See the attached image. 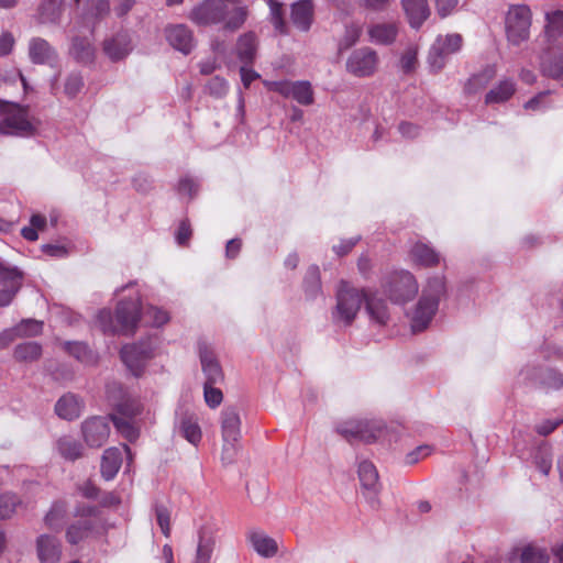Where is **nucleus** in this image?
I'll use <instances>...</instances> for the list:
<instances>
[{
  "label": "nucleus",
  "mask_w": 563,
  "mask_h": 563,
  "mask_svg": "<svg viewBox=\"0 0 563 563\" xmlns=\"http://www.w3.org/2000/svg\"><path fill=\"white\" fill-rule=\"evenodd\" d=\"M361 240V236H354L346 240H342L340 244L333 245L332 250L338 256H344L352 251L356 243Z\"/></svg>",
  "instance_id": "obj_62"
},
{
  "label": "nucleus",
  "mask_w": 563,
  "mask_h": 563,
  "mask_svg": "<svg viewBox=\"0 0 563 563\" xmlns=\"http://www.w3.org/2000/svg\"><path fill=\"white\" fill-rule=\"evenodd\" d=\"M446 277L444 274L431 275L422 286L421 295L409 313L413 332L426 330L438 312L440 301L446 297Z\"/></svg>",
  "instance_id": "obj_1"
},
{
  "label": "nucleus",
  "mask_w": 563,
  "mask_h": 563,
  "mask_svg": "<svg viewBox=\"0 0 563 563\" xmlns=\"http://www.w3.org/2000/svg\"><path fill=\"white\" fill-rule=\"evenodd\" d=\"M357 474L363 495L371 504V507L376 508L379 504L378 495L380 492V484L375 465L367 460H362L358 463Z\"/></svg>",
  "instance_id": "obj_16"
},
{
  "label": "nucleus",
  "mask_w": 563,
  "mask_h": 563,
  "mask_svg": "<svg viewBox=\"0 0 563 563\" xmlns=\"http://www.w3.org/2000/svg\"><path fill=\"white\" fill-rule=\"evenodd\" d=\"M217 523L209 519L206 520L198 530V544L194 563H210L214 547Z\"/></svg>",
  "instance_id": "obj_18"
},
{
  "label": "nucleus",
  "mask_w": 563,
  "mask_h": 563,
  "mask_svg": "<svg viewBox=\"0 0 563 563\" xmlns=\"http://www.w3.org/2000/svg\"><path fill=\"white\" fill-rule=\"evenodd\" d=\"M361 419H347L336 423L335 431L346 441H360Z\"/></svg>",
  "instance_id": "obj_45"
},
{
  "label": "nucleus",
  "mask_w": 563,
  "mask_h": 563,
  "mask_svg": "<svg viewBox=\"0 0 563 563\" xmlns=\"http://www.w3.org/2000/svg\"><path fill=\"white\" fill-rule=\"evenodd\" d=\"M362 34V29L358 24L352 23L345 26L344 35L340 41L339 49L344 51L355 45Z\"/></svg>",
  "instance_id": "obj_54"
},
{
  "label": "nucleus",
  "mask_w": 563,
  "mask_h": 563,
  "mask_svg": "<svg viewBox=\"0 0 563 563\" xmlns=\"http://www.w3.org/2000/svg\"><path fill=\"white\" fill-rule=\"evenodd\" d=\"M122 464V454L118 448L107 449L101 457V475L106 481L114 478Z\"/></svg>",
  "instance_id": "obj_31"
},
{
  "label": "nucleus",
  "mask_w": 563,
  "mask_h": 563,
  "mask_svg": "<svg viewBox=\"0 0 563 563\" xmlns=\"http://www.w3.org/2000/svg\"><path fill=\"white\" fill-rule=\"evenodd\" d=\"M549 97V92H541L525 103V109L529 111H542L548 104L545 100Z\"/></svg>",
  "instance_id": "obj_61"
},
{
  "label": "nucleus",
  "mask_w": 563,
  "mask_h": 563,
  "mask_svg": "<svg viewBox=\"0 0 563 563\" xmlns=\"http://www.w3.org/2000/svg\"><path fill=\"white\" fill-rule=\"evenodd\" d=\"M413 264L422 267H434L444 261L439 252L423 242H417L409 252Z\"/></svg>",
  "instance_id": "obj_24"
},
{
  "label": "nucleus",
  "mask_w": 563,
  "mask_h": 563,
  "mask_svg": "<svg viewBox=\"0 0 563 563\" xmlns=\"http://www.w3.org/2000/svg\"><path fill=\"white\" fill-rule=\"evenodd\" d=\"M380 287L388 299L396 305H405L410 301L419 289L418 282L412 273L398 269L386 275Z\"/></svg>",
  "instance_id": "obj_6"
},
{
  "label": "nucleus",
  "mask_w": 563,
  "mask_h": 563,
  "mask_svg": "<svg viewBox=\"0 0 563 563\" xmlns=\"http://www.w3.org/2000/svg\"><path fill=\"white\" fill-rule=\"evenodd\" d=\"M269 7V19L274 29L280 34H287V25L284 20L283 3L277 0H265Z\"/></svg>",
  "instance_id": "obj_48"
},
{
  "label": "nucleus",
  "mask_w": 563,
  "mask_h": 563,
  "mask_svg": "<svg viewBox=\"0 0 563 563\" xmlns=\"http://www.w3.org/2000/svg\"><path fill=\"white\" fill-rule=\"evenodd\" d=\"M531 11L528 5H511L506 15V34L512 45H520L530 36Z\"/></svg>",
  "instance_id": "obj_7"
},
{
  "label": "nucleus",
  "mask_w": 563,
  "mask_h": 563,
  "mask_svg": "<svg viewBox=\"0 0 563 563\" xmlns=\"http://www.w3.org/2000/svg\"><path fill=\"white\" fill-rule=\"evenodd\" d=\"M81 434L88 446L100 448L107 442L110 435L109 422L102 417L86 419L81 423Z\"/></svg>",
  "instance_id": "obj_17"
},
{
  "label": "nucleus",
  "mask_w": 563,
  "mask_h": 563,
  "mask_svg": "<svg viewBox=\"0 0 563 563\" xmlns=\"http://www.w3.org/2000/svg\"><path fill=\"white\" fill-rule=\"evenodd\" d=\"M55 412L65 420H74L81 413V402L79 398L73 394L60 397L55 405Z\"/></svg>",
  "instance_id": "obj_30"
},
{
  "label": "nucleus",
  "mask_w": 563,
  "mask_h": 563,
  "mask_svg": "<svg viewBox=\"0 0 563 563\" xmlns=\"http://www.w3.org/2000/svg\"><path fill=\"white\" fill-rule=\"evenodd\" d=\"M199 357L203 374L205 384H219L223 380V373L213 351L206 344H199Z\"/></svg>",
  "instance_id": "obj_20"
},
{
  "label": "nucleus",
  "mask_w": 563,
  "mask_h": 563,
  "mask_svg": "<svg viewBox=\"0 0 563 563\" xmlns=\"http://www.w3.org/2000/svg\"><path fill=\"white\" fill-rule=\"evenodd\" d=\"M519 379L523 384H539L547 390H556L563 386V375L553 369H540L532 365H527L519 372Z\"/></svg>",
  "instance_id": "obj_14"
},
{
  "label": "nucleus",
  "mask_w": 563,
  "mask_h": 563,
  "mask_svg": "<svg viewBox=\"0 0 563 563\" xmlns=\"http://www.w3.org/2000/svg\"><path fill=\"white\" fill-rule=\"evenodd\" d=\"M492 73L489 74H477L472 76L467 82L465 84V92L466 93H476L481 89H483L488 80L492 78Z\"/></svg>",
  "instance_id": "obj_55"
},
{
  "label": "nucleus",
  "mask_w": 563,
  "mask_h": 563,
  "mask_svg": "<svg viewBox=\"0 0 563 563\" xmlns=\"http://www.w3.org/2000/svg\"><path fill=\"white\" fill-rule=\"evenodd\" d=\"M228 88L227 80L219 76L211 78L207 85V91L216 98L223 97L228 92Z\"/></svg>",
  "instance_id": "obj_58"
},
{
  "label": "nucleus",
  "mask_w": 563,
  "mask_h": 563,
  "mask_svg": "<svg viewBox=\"0 0 563 563\" xmlns=\"http://www.w3.org/2000/svg\"><path fill=\"white\" fill-rule=\"evenodd\" d=\"M155 511H156V520H157V523H158L163 534L165 537H169V534H170L169 511L167 510V508H165L163 506H157Z\"/></svg>",
  "instance_id": "obj_59"
},
{
  "label": "nucleus",
  "mask_w": 563,
  "mask_h": 563,
  "mask_svg": "<svg viewBox=\"0 0 563 563\" xmlns=\"http://www.w3.org/2000/svg\"><path fill=\"white\" fill-rule=\"evenodd\" d=\"M290 19L295 27L308 32L313 22V3L311 0H300L291 5Z\"/></svg>",
  "instance_id": "obj_26"
},
{
  "label": "nucleus",
  "mask_w": 563,
  "mask_h": 563,
  "mask_svg": "<svg viewBox=\"0 0 563 563\" xmlns=\"http://www.w3.org/2000/svg\"><path fill=\"white\" fill-rule=\"evenodd\" d=\"M180 434L191 444L197 445L202 438V432L197 418L184 416L179 421Z\"/></svg>",
  "instance_id": "obj_39"
},
{
  "label": "nucleus",
  "mask_w": 563,
  "mask_h": 563,
  "mask_svg": "<svg viewBox=\"0 0 563 563\" xmlns=\"http://www.w3.org/2000/svg\"><path fill=\"white\" fill-rule=\"evenodd\" d=\"M142 320L151 327H161L168 322L169 314L167 311L150 306L142 313Z\"/></svg>",
  "instance_id": "obj_49"
},
{
  "label": "nucleus",
  "mask_w": 563,
  "mask_h": 563,
  "mask_svg": "<svg viewBox=\"0 0 563 563\" xmlns=\"http://www.w3.org/2000/svg\"><path fill=\"white\" fill-rule=\"evenodd\" d=\"M165 36L172 47L185 55L189 54L196 46L192 31L185 24L167 26Z\"/></svg>",
  "instance_id": "obj_19"
},
{
  "label": "nucleus",
  "mask_w": 563,
  "mask_h": 563,
  "mask_svg": "<svg viewBox=\"0 0 563 563\" xmlns=\"http://www.w3.org/2000/svg\"><path fill=\"white\" fill-rule=\"evenodd\" d=\"M103 52L111 60H120L131 52V40L125 32L108 38L103 43Z\"/></svg>",
  "instance_id": "obj_28"
},
{
  "label": "nucleus",
  "mask_w": 563,
  "mask_h": 563,
  "mask_svg": "<svg viewBox=\"0 0 563 563\" xmlns=\"http://www.w3.org/2000/svg\"><path fill=\"white\" fill-rule=\"evenodd\" d=\"M197 190H198V185L194 179L185 177L179 180L178 191L180 195H186V196L192 198L196 195Z\"/></svg>",
  "instance_id": "obj_63"
},
{
  "label": "nucleus",
  "mask_w": 563,
  "mask_h": 563,
  "mask_svg": "<svg viewBox=\"0 0 563 563\" xmlns=\"http://www.w3.org/2000/svg\"><path fill=\"white\" fill-rule=\"evenodd\" d=\"M533 463L544 476L549 475L552 468L551 448L547 444L540 445L533 455Z\"/></svg>",
  "instance_id": "obj_47"
},
{
  "label": "nucleus",
  "mask_w": 563,
  "mask_h": 563,
  "mask_svg": "<svg viewBox=\"0 0 563 563\" xmlns=\"http://www.w3.org/2000/svg\"><path fill=\"white\" fill-rule=\"evenodd\" d=\"M46 225V218L41 214H33L30 219V225L24 227L21 230L22 236L31 242H34L38 239L37 231H43Z\"/></svg>",
  "instance_id": "obj_51"
},
{
  "label": "nucleus",
  "mask_w": 563,
  "mask_h": 563,
  "mask_svg": "<svg viewBox=\"0 0 563 563\" xmlns=\"http://www.w3.org/2000/svg\"><path fill=\"white\" fill-rule=\"evenodd\" d=\"M43 322L36 319H23L15 328L21 339L40 335L43 332Z\"/></svg>",
  "instance_id": "obj_52"
},
{
  "label": "nucleus",
  "mask_w": 563,
  "mask_h": 563,
  "mask_svg": "<svg viewBox=\"0 0 563 563\" xmlns=\"http://www.w3.org/2000/svg\"><path fill=\"white\" fill-rule=\"evenodd\" d=\"M84 86L82 77L79 74H70L64 85V92L67 97L74 98Z\"/></svg>",
  "instance_id": "obj_56"
},
{
  "label": "nucleus",
  "mask_w": 563,
  "mask_h": 563,
  "mask_svg": "<svg viewBox=\"0 0 563 563\" xmlns=\"http://www.w3.org/2000/svg\"><path fill=\"white\" fill-rule=\"evenodd\" d=\"M213 385L214 384H205L203 386L205 400L210 408H217L223 399L222 391L213 387Z\"/></svg>",
  "instance_id": "obj_57"
},
{
  "label": "nucleus",
  "mask_w": 563,
  "mask_h": 563,
  "mask_svg": "<svg viewBox=\"0 0 563 563\" xmlns=\"http://www.w3.org/2000/svg\"><path fill=\"white\" fill-rule=\"evenodd\" d=\"M36 553L41 563H58L62 556V544L54 536L41 534L36 539Z\"/></svg>",
  "instance_id": "obj_22"
},
{
  "label": "nucleus",
  "mask_w": 563,
  "mask_h": 563,
  "mask_svg": "<svg viewBox=\"0 0 563 563\" xmlns=\"http://www.w3.org/2000/svg\"><path fill=\"white\" fill-rule=\"evenodd\" d=\"M515 92V84L511 80H503L498 86L488 91L485 98L487 104L507 101Z\"/></svg>",
  "instance_id": "obj_41"
},
{
  "label": "nucleus",
  "mask_w": 563,
  "mask_h": 563,
  "mask_svg": "<svg viewBox=\"0 0 563 563\" xmlns=\"http://www.w3.org/2000/svg\"><path fill=\"white\" fill-rule=\"evenodd\" d=\"M258 38L252 31L238 37L235 53L239 60L244 65H252L256 58Z\"/></svg>",
  "instance_id": "obj_27"
},
{
  "label": "nucleus",
  "mask_w": 563,
  "mask_h": 563,
  "mask_svg": "<svg viewBox=\"0 0 563 563\" xmlns=\"http://www.w3.org/2000/svg\"><path fill=\"white\" fill-rule=\"evenodd\" d=\"M366 312L369 319L384 325L389 320V310L385 300L378 297L376 291L366 290V298L364 300Z\"/></svg>",
  "instance_id": "obj_25"
},
{
  "label": "nucleus",
  "mask_w": 563,
  "mask_h": 563,
  "mask_svg": "<svg viewBox=\"0 0 563 563\" xmlns=\"http://www.w3.org/2000/svg\"><path fill=\"white\" fill-rule=\"evenodd\" d=\"M247 16V7H235L229 12L223 1L205 0L191 10L188 18L201 26L223 23L225 31L234 32L243 26Z\"/></svg>",
  "instance_id": "obj_2"
},
{
  "label": "nucleus",
  "mask_w": 563,
  "mask_h": 563,
  "mask_svg": "<svg viewBox=\"0 0 563 563\" xmlns=\"http://www.w3.org/2000/svg\"><path fill=\"white\" fill-rule=\"evenodd\" d=\"M379 65L376 51L371 47L354 49L345 63L346 71L355 77L364 78L373 76Z\"/></svg>",
  "instance_id": "obj_12"
},
{
  "label": "nucleus",
  "mask_w": 563,
  "mask_h": 563,
  "mask_svg": "<svg viewBox=\"0 0 563 563\" xmlns=\"http://www.w3.org/2000/svg\"><path fill=\"white\" fill-rule=\"evenodd\" d=\"M67 514V507L64 501H56L52 505L49 511L45 516V525L53 530H59Z\"/></svg>",
  "instance_id": "obj_43"
},
{
  "label": "nucleus",
  "mask_w": 563,
  "mask_h": 563,
  "mask_svg": "<svg viewBox=\"0 0 563 563\" xmlns=\"http://www.w3.org/2000/svg\"><path fill=\"white\" fill-rule=\"evenodd\" d=\"M249 540L255 552L263 558H272L278 551L276 541L262 531L251 532Z\"/></svg>",
  "instance_id": "obj_32"
},
{
  "label": "nucleus",
  "mask_w": 563,
  "mask_h": 563,
  "mask_svg": "<svg viewBox=\"0 0 563 563\" xmlns=\"http://www.w3.org/2000/svg\"><path fill=\"white\" fill-rule=\"evenodd\" d=\"M29 57L32 63L54 66L58 55L56 49L44 38L33 37L29 43Z\"/></svg>",
  "instance_id": "obj_21"
},
{
  "label": "nucleus",
  "mask_w": 563,
  "mask_h": 563,
  "mask_svg": "<svg viewBox=\"0 0 563 563\" xmlns=\"http://www.w3.org/2000/svg\"><path fill=\"white\" fill-rule=\"evenodd\" d=\"M64 0H43L38 9L41 23H57L62 16Z\"/></svg>",
  "instance_id": "obj_35"
},
{
  "label": "nucleus",
  "mask_w": 563,
  "mask_h": 563,
  "mask_svg": "<svg viewBox=\"0 0 563 563\" xmlns=\"http://www.w3.org/2000/svg\"><path fill=\"white\" fill-rule=\"evenodd\" d=\"M545 36L549 43L554 44L563 35V11L547 13Z\"/></svg>",
  "instance_id": "obj_40"
},
{
  "label": "nucleus",
  "mask_w": 563,
  "mask_h": 563,
  "mask_svg": "<svg viewBox=\"0 0 563 563\" xmlns=\"http://www.w3.org/2000/svg\"><path fill=\"white\" fill-rule=\"evenodd\" d=\"M361 424L360 441L365 443H373L379 440L385 432V426L380 420L361 419Z\"/></svg>",
  "instance_id": "obj_36"
},
{
  "label": "nucleus",
  "mask_w": 563,
  "mask_h": 563,
  "mask_svg": "<svg viewBox=\"0 0 563 563\" xmlns=\"http://www.w3.org/2000/svg\"><path fill=\"white\" fill-rule=\"evenodd\" d=\"M42 345L34 341H27L15 345L13 358L19 363H33L42 356Z\"/></svg>",
  "instance_id": "obj_33"
},
{
  "label": "nucleus",
  "mask_w": 563,
  "mask_h": 563,
  "mask_svg": "<svg viewBox=\"0 0 563 563\" xmlns=\"http://www.w3.org/2000/svg\"><path fill=\"white\" fill-rule=\"evenodd\" d=\"M434 2L437 13L442 19L453 14L459 4V0H434Z\"/></svg>",
  "instance_id": "obj_60"
},
{
  "label": "nucleus",
  "mask_w": 563,
  "mask_h": 563,
  "mask_svg": "<svg viewBox=\"0 0 563 563\" xmlns=\"http://www.w3.org/2000/svg\"><path fill=\"white\" fill-rule=\"evenodd\" d=\"M142 412V406L140 401L125 398L121 402L115 404V412L113 415H119L126 419H133Z\"/></svg>",
  "instance_id": "obj_50"
},
{
  "label": "nucleus",
  "mask_w": 563,
  "mask_h": 563,
  "mask_svg": "<svg viewBox=\"0 0 563 563\" xmlns=\"http://www.w3.org/2000/svg\"><path fill=\"white\" fill-rule=\"evenodd\" d=\"M64 350L85 364H93L96 354L82 342H64Z\"/></svg>",
  "instance_id": "obj_42"
},
{
  "label": "nucleus",
  "mask_w": 563,
  "mask_h": 563,
  "mask_svg": "<svg viewBox=\"0 0 563 563\" xmlns=\"http://www.w3.org/2000/svg\"><path fill=\"white\" fill-rule=\"evenodd\" d=\"M20 505V499L11 493L0 495V520L10 518Z\"/></svg>",
  "instance_id": "obj_53"
},
{
  "label": "nucleus",
  "mask_w": 563,
  "mask_h": 563,
  "mask_svg": "<svg viewBox=\"0 0 563 563\" xmlns=\"http://www.w3.org/2000/svg\"><path fill=\"white\" fill-rule=\"evenodd\" d=\"M521 563H549L550 556L545 549L529 544L520 550Z\"/></svg>",
  "instance_id": "obj_46"
},
{
  "label": "nucleus",
  "mask_w": 563,
  "mask_h": 563,
  "mask_svg": "<svg viewBox=\"0 0 563 563\" xmlns=\"http://www.w3.org/2000/svg\"><path fill=\"white\" fill-rule=\"evenodd\" d=\"M117 431L130 442L135 441L139 438V429L134 426L132 419H126L119 415L110 416Z\"/></svg>",
  "instance_id": "obj_44"
},
{
  "label": "nucleus",
  "mask_w": 563,
  "mask_h": 563,
  "mask_svg": "<svg viewBox=\"0 0 563 563\" xmlns=\"http://www.w3.org/2000/svg\"><path fill=\"white\" fill-rule=\"evenodd\" d=\"M268 90L277 92L285 98H291L301 106H310L314 102V92L308 80H280L266 81Z\"/></svg>",
  "instance_id": "obj_9"
},
{
  "label": "nucleus",
  "mask_w": 563,
  "mask_h": 563,
  "mask_svg": "<svg viewBox=\"0 0 563 563\" xmlns=\"http://www.w3.org/2000/svg\"><path fill=\"white\" fill-rule=\"evenodd\" d=\"M71 56L81 64H90L95 58V48L87 38L75 37L70 47Z\"/></svg>",
  "instance_id": "obj_38"
},
{
  "label": "nucleus",
  "mask_w": 563,
  "mask_h": 563,
  "mask_svg": "<svg viewBox=\"0 0 563 563\" xmlns=\"http://www.w3.org/2000/svg\"><path fill=\"white\" fill-rule=\"evenodd\" d=\"M303 290L307 299L313 300L322 294L320 269L317 265L308 267L303 278Z\"/></svg>",
  "instance_id": "obj_34"
},
{
  "label": "nucleus",
  "mask_w": 563,
  "mask_h": 563,
  "mask_svg": "<svg viewBox=\"0 0 563 563\" xmlns=\"http://www.w3.org/2000/svg\"><path fill=\"white\" fill-rule=\"evenodd\" d=\"M57 452L68 461H75L82 455V445L74 438L64 435L56 441Z\"/></svg>",
  "instance_id": "obj_37"
},
{
  "label": "nucleus",
  "mask_w": 563,
  "mask_h": 563,
  "mask_svg": "<svg viewBox=\"0 0 563 563\" xmlns=\"http://www.w3.org/2000/svg\"><path fill=\"white\" fill-rule=\"evenodd\" d=\"M23 279V273L9 263L0 261V306L7 307L11 303L19 291Z\"/></svg>",
  "instance_id": "obj_15"
},
{
  "label": "nucleus",
  "mask_w": 563,
  "mask_h": 563,
  "mask_svg": "<svg viewBox=\"0 0 563 563\" xmlns=\"http://www.w3.org/2000/svg\"><path fill=\"white\" fill-rule=\"evenodd\" d=\"M37 123L30 118L25 108L16 103L0 101V133L29 137L36 133Z\"/></svg>",
  "instance_id": "obj_5"
},
{
  "label": "nucleus",
  "mask_w": 563,
  "mask_h": 563,
  "mask_svg": "<svg viewBox=\"0 0 563 563\" xmlns=\"http://www.w3.org/2000/svg\"><path fill=\"white\" fill-rule=\"evenodd\" d=\"M42 251L52 257L63 258L68 255L67 247L62 244H44Z\"/></svg>",
  "instance_id": "obj_64"
},
{
  "label": "nucleus",
  "mask_w": 563,
  "mask_h": 563,
  "mask_svg": "<svg viewBox=\"0 0 563 563\" xmlns=\"http://www.w3.org/2000/svg\"><path fill=\"white\" fill-rule=\"evenodd\" d=\"M141 320L140 297L137 294L118 303L115 317L108 309H102L96 317L95 324L103 333L133 334Z\"/></svg>",
  "instance_id": "obj_3"
},
{
  "label": "nucleus",
  "mask_w": 563,
  "mask_h": 563,
  "mask_svg": "<svg viewBox=\"0 0 563 563\" xmlns=\"http://www.w3.org/2000/svg\"><path fill=\"white\" fill-rule=\"evenodd\" d=\"M462 47L460 34L439 35L432 44L428 62L434 70L442 69L451 55L457 53Z\"/></svg>",
  "instance_id": "obj_10"
},
{
  "label": "nucleus",
  "mask_w": 563,
  "mask_h": 563,
  "mask_svg": "<svg viewBox=\"0 0 563 563\" xmlns=\"http://www.w3.org/2000/svg\"><path fill=\"white\" fill-rule=\"evenodd\" d=\"M154 346L150 341L126 344L120 356L128 369L135 376L141 375L146 362L153 356Z\"/></svg>",
  "instance_id": "obj_13"
},
{
  "label": "nucleus",
  "mask_w": 563,
  "mask_h": 563,
  "mask_svg": "<svg viewBox=\"0 0 563 563\" xmlns=\"http://www.w3.org/2000/svg\"><path fill=\"white\" fill-rule=\"evenodd\" d=\"M365 298L366 289L356 288L341 280L335 292L336 305L331 313L333 322L342 325L352 324Z\"/></svg>",
  "instance_id": "obj_4"
},
{
  "label": "nucleus",
  "mask_w": 563,
  "mask_h": 563,
  "mask_svg": "<svg viewBox=\"0 0 563 563\" xmlns=\"http://www.w3.org/2000/svg\"><path fill=\"white\" fill-rule=\"evenodd\" d=\"M75 516L79 519L70 525L66 532V539L71 544H77L92 534L98 522V508L86 504L79 505Z\"/></svg>",
  "instance_id": "obj_8"
},
{
  "label": "nucleus",
  "mask_w": 563,
  "mask_h": 563,
  "mask_svg": "<svg viewBox=\"0 0 563 563\" xmlns=\"http://www.w3.org/2000/svg\"><path fill=\"white\" fill-rule=\"evenodd\" d=\"M221 430L223 438V460L231 461L235 452V443L241 437V419L233 407L224 408L221 412Z\"/></svg>",
  "instance_id": "obj_11"
},
{
  "label": "nucleus",
  "mask_w": 563,
  "mask_h": 563,
  "mask_svg": "<svg viewBox=\"0 0 563 563\" xmlns=\"http://www.w3.org/2000/svg\"><path fill=\"white\" fill-rule=\"evenodd\" d=\"M368 38L377 45H390L395 42L398 27L396 23H375L367 27Z\"/></svg>",
  "instance_id": "obj_29"
},
{
  "label": "nucleus",
  "mask_w": 563,
  "mask_h": 563,
  "mask_svg": "<svg viewBox=\"0 0 563 563\" xmlns=\"http://www.w3.org/2000/svg\"><path fill=\"white\" fill-rule=\"evenodd\" d=\"M401 7L412 29H420L430 16L428 0H401Z\"/></svg>",
  "instance_id": "obj_23"
}]
</instances>
